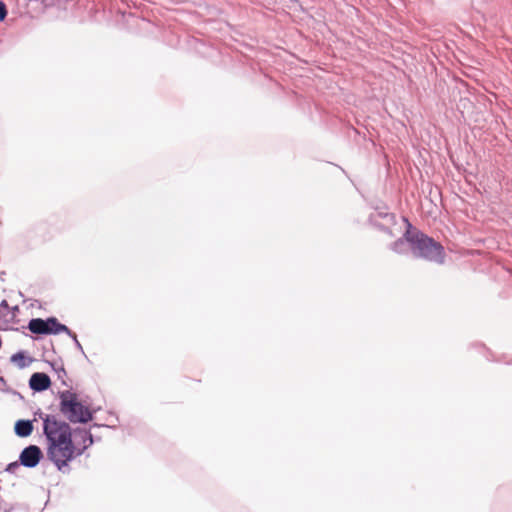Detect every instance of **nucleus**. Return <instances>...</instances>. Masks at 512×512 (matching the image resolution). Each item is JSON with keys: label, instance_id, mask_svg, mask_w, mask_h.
I'll return each instance as SVG.
<instances>
[{"label": "nucleus", "instance_id": "nucleus-1", "mask_svg": "<svg viewBox=\"0 0 512 512\" xmlns=\"http://www.w3.org/2000/svg\"><path fill=\"white\" fill-rule=\"evenodd\" d=\"M43 429L50 443L49 456L59 469L81 455L93 443L92 436L86 429L78 428L72 432L66 422L47 418Z\"/></svg>", "mask_w": 512, "mask_h": 512}, {"label": "nucleus", "instance_id": "nucleus-2", "mask_svg": "<svg viewBox=\"0 0 512 512\" xmlns=\"http://www.w3.org/2000/svg\"><path fill=\"white\" fill-rule=\"evenodd\" d=\"M408 223V229L404 236L411 246V250L416 257L442 264L445 259L444 247L433 238L427 236L419 230H412Z\"/></svg>", "mask_w": 512, "mask_h": 512}, {"label": "nucleus", "instance_id": "nucleus-3", "mask_svg": "<svg viewBox=\"0 0 512 512\" xmlns=\"http://www.w3.org/2000/svg\"><path fill=\"white\" fill-rule=\"evenodd\" d=\"M60 411L72 423H87L92 420V412L84 405L79 396L71 391H63L59 395Z\"/></svg>", "mask_w": 512, "mask_h": 512}, {"label": "nucleus", "instance_id": "nucleus-4", "mask_svg": "<svg viewBox=\"0 0 512 512\" xmlns=\"http://www.w3.org/2000/svg\"><path fill=\"white\" fill-rule=\"evenodd\" d=\"M61 332H65L69 335H72L70 329L59 323L55 317H50L46 320L41 318H34V334H59Z\"/></svg>", "mask_w": 512, "mask_h": 512}, {"label": "nucleus", "instance_id": "nucleus-5", "mask_svg": "<svg viewBox=\"0 0 512 512\" xmlns=\"http://www.w3.org/2000/svg\"><path fill=\"white\" fill-rule=\"evenodd\" d=\"M21 465L27 468H32V445L25 447L20 454L19 462L15 461L9 463L5 471L11 474H16Z\"/></svg>", "mask_w": 512, "mask_h": 512}, {"label": "nucleus", "instance_id": "nucleus-6", "mask_svg": "<svg viewBox=\"0 0 512 512\" xmlns=\"http://www.w3.org/2000/svg\"><path fill=\"white\" fill-rule=\"evenodd\" d=\"M51 385L50 377L42 372H34V391H44Z\"/></svg>", "mask_w": 512, "mask_h": 512}, {"label": "nucleus", "instance_id": "nucleus-7", "mask_svg": "<svg viewBox=\"0 0 512 512\" xmlns=\"http://www.w3.org/2000/svg\"><path fill=\"white\" fill-rule=\"evenodd\" d=\"M10 361L19 369H23L32 364V357L27 356L24 351H19L11 356Z\"/></svg>", "mask_w": 512, "mask_h": 512}, {"label": "nucleus", "instance_id": "nucleus-8", "mask_svg": "<svg viewBox=\"0 0 512 512\" xmlns=\"http://www.w3.org/2000/svg\"><path fill=\"white\" fill-rule=\"evenodd\" d=\"M15 434L19 437H27L32 433V419L18 420L15 424Z\"/></svg>", "mask_w": 512, "mask_h": 512}, {"label": "nucleus", "instance_id": "nucleus-9", "mask_svg": "<svg viewBox=\"0 0 512 512\" xmlns=\"http://www.w3.org/2000/svg\"><path fill=\"white\" fill-rule=\"evenodd\" d=\"M19 313V307L14 306L12 307L8 313L6 314V317L4 319L5 322H18L17 315Z\"/></svg>", "mask_w": 512, "mask_h": 512}, {"label": "nucleus", "instance_id": "nucleus-10", "mask_svg": "<svg viewBox=\"0 0 512 512\" xmlns=\"http://www.w3.org/2000/svg\"><path fill=\"white\" fill-rule=\"evenodd\" d=\"M10 310L9 306H8V303L6 300H3L1 303H0V320H4L5 317H6V314L8 313V311Z\"/></svg>", "mask_w": 512, "mask_h": 512}, {"label": "nucleus", "instance_id": "nucleus-11", "mask_svg": "<svg viewBox=\"0 0 512 512\" xmlns=\"http://www.w3.org/2000/svg\"><path fill=\"white\" fill-rule=\"evenodd\" d=\"M43 454L39 447L34 445V466L38 464L40 459L42 458Z\"/></svg>", "mask_w": 512, "mask_h": 512}, {"label": "nucleus", "instance_id": "nucleus-12", "mask_svg": "<svg viewBox=\"0 0 512 512\" xmlns=\"http://www.w3.org/2000/svg\"><path fill=\"white\" fill-rule=\"evenodd\" d=\"M7 16V9L4 2L0 1V21H3Z\"/></svg>", "mask_w": 512, "mask_h": 512}, {"label": "nucleus", "instance_id": "nucleus-13", "mask_svg": "<svg viewBox=\"0 0 512 512\" xmlns=\"http://www.w3.org/2000/svg\"><path fill=\"white\" fill-rule=\"evenodd\" d=\"M32 327H33V324H32V319H31L27 323V329L32 332Z\"/></svg>", "mask_w": 512, "mask_h": 512}, {"label": "nucleus", "instance_id": "nucleus-14", "mask_svg": "<svg viewBox=\"0 0 512 512\" xmlns=\"http://www.w3.org/2000/svg\"><path fill=\"white\" fill-rule=\"evenodd\" d=\"M32 384H33V381H32V376L28 379V386L30 389H32Z\"/></svg>", "mask_w": 512, "mask_h": 512}]
</instances>
